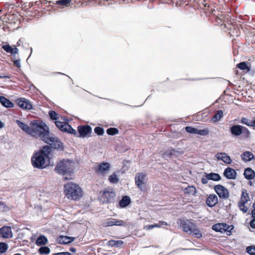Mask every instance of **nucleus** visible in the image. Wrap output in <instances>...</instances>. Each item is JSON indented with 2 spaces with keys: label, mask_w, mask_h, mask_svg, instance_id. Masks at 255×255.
<instances>
[{
  "label": "nucleus",
  "mask_w": 255,
  "mask_h": 255,
  "mask_svg": "<svg viewBox=\"0 0 255 255\" xmlns=\"http://www.w3.org/2000/svg\"><path fill=\"white\" fill-rule=\"evenodd\" d=\"M32 133L30 135L33 137H39L44 142L51 146L52 148L60 151L64 150L62 142L49 131V127L44 122L38 123L33 120L30 123Z\"/></svg>",
  "instance_id": "nucleus-1"
},
{
  "label": "nucleus",
  "mask_w": 255,
  "mask_h": 255,
  "mask_svg": "<svg viewBox=\"0 0 255 255\" xmlns=\"http://www.w3.org/2000/svg\"><path fill=\"white\" fill-rule=\"evenodd\" d=\"M52 151V147L49 145H46L35 152L31 159L33 167L42 169L47 166H52L53 162L51 163L50 157Z\"/></svg>",
  "instance_id": "nucleus-2"
},
{
  "label": "nucleus",
  "mask_w": 255,
  "mask_h": 255,
  "mask_svg": "<svg viewBox=\"0 0 255 255\" xmlns=\"http://www.w3.org/2000/svg\"><path fill=\"white\" fill-rule=\"evenodd\" d=\"M64 193L68 199L75 201L83 196V191L80 186L71 182L64 185Z\"/></svg>",
  "instance_id": "nucleus-3"
},
{
  "label": "nucleus",
  "mask_w": 255,
  "mask_h": 255,
  "mask_svg": "<svg viewBox=\"0 0 255 255\" xmlns=\"http://www.w3.org/2000/svg\"><path fill=\"white\" fill-rule=\"evenodd\" d=\"M55 171L59 174L63 176L65 180L72 179L71 173L73 172L72 162L70 160H62L57 163L55 168Z\"/></svg>",
  "instance_id": "nucleus-4"
},
{
  "label": "nucleus",
  "mask_w": 255,
  "mask_h": 255,
  "mask_svg": "<svg viewBox=\"0 0 255 255\" xmlns=\"http://www.w3.org/2000/svg\"><path fill=\"white\" fill-rule=\"evenodd\" d=\"M230 131L231 134L235 136H238L242 135L244 138H248L250 137V131L246 127L240 125H235L230 127Z\"/></svg>",
  "instance_id": "nucleus-5"
},
{
  "label": "nucleus",
  "mask_w": 255,
  "mask_h": 255,
  "mask_svg": "<svg viewBox=\"0 0 255 255\" xmlns=\"http://www.w3.org/2000/svg\"><path fill=\"white\" fill-rule=\"evenodd\" d=\"M116 193L111 188L105 189L101 196V200L103 203H113L115 201Z\"/></svg>",
  "instance_id": "nucleus-6"
},
{
  "label": "nucleus",
  "mask_w": 255,
  "mask_h": 255,
  "mask_svg": "<svg viewBox=\"0 0 255 255\" xmlns=\"http://www.w3.org/2000/svg\"><path fill=\"white\" fill-rule=\"evenodd\" d=\"M214 190L219 197L222 199H227L230 196L228 190L224 186L218 184L214 186Z\"/></svg>",
  "instance_id": "nucleus-7"
},
{
  "label": "nucleus",
  "mask_w": 255,
  "mask_h": 255,
  "mask_svg": "<svg viewBox=\"0 0 255 255\" xmlns=\"http://www.w3.org/2000/svg\"><path fill=\"white\" fill-rule=\"evenodd\" d=\"M110 169V164L108 162H103L95 167L96 172L100 175H104Z\"/></svg>",
  "instance_id": "nucleus-8"
},
{
  "label": "nucleus",
  "mask_w": 255,
  "mask_h": 255,
  "mask_svg": "<svg viewBox=\"0 0 255 255\" xmlns=\"http://www.w3.org/2000/svg\"><path fill=\"white\" fill-rule=\"evenodd\" d=\"M79 133L77 137H85L88 136L92 132V128L89 125L79 126L77 128Z\"/></svg>",
  "instance_id": "nucleus-9"
},
{
  "label": "nucleus",
  "mask_w": 255,
  "mask_h": 255,
  "mask_svg": "<svg viewBox=\"0 0 255 255\" xmlns=\"http://www.w3.org/2000/svg\"><path fill=\"white\" fill-rule=\"evenodd\" d=\"M196 225L191 220H186L181 222V226L184 232L192 234V230L195 229Z\"/></svg>",
  "instance_id": "nucleus-10"
},
{
  "label": "nucleus",
  "mask_w": 255,
  "mask_h": 255,
  "mask_svg": "<svg viewBox=\"0 0 255 255\" xmlns=\"http://www.w3.org/2000/svg\"><path fill=\"white\" fill-rule=\"evenodd\" d=\"M16 103L18 106L23 109L31 110L32 109V105L30 102L24 98H20L16 100Z\"/></svg>",
  "instance_id": "nucleus-11"
},
{
  "label": "nucleus",
  "mask_w": 255,
  "mask_h": 255,
  "mask_svg": "<svg viewBox=\"0 0 255 255\" xmlns=\"http://www.w3.org/2000/svg\"><path fill=\"white\" fill-rule=\"evenodd\" d=\"M145 174L143 173H138L135 175V181L138 188L142 190L143 185L144 184Z\"/></svg>",
  "instance_id": "nucleus-12"
},
{
  "label": "nucleus",
  "mask_w": 255,
  "mask_h": 255,
  "mask_svg": "<svg viewBox=\"0 0 255 255\" xmlns=\"http://www.w3.org/2000/svg\"><path fill=\"white\" fill-rule=\"evenodd\" d=\"M223 175L228 179L235 180L237 178V173L235 169L228 167L224 170Z\"/></svg>",
  "instance_id": "nucleus-13"
},
{
  "label": "nucleus",
  "mask_w": 255,
  "mask_h": 255,
  "mask_svg": "<svg viewBox=\"0 0 255 255\" xmlns=\"http://www.w3.org/2000/svg\"><path fill=\"white\" fill-rule=\"evenodd\" d=\"M229 226L226 223H217L212 226V229L217 232L224 233L228 231Z\"/></svg>",
  "instance_id": "nucleus-14"
},
{
  "label": "nucleus",
  "mask_w": 255,
  "mask_h": 255,
  "mask_svg": "<svg viewBox=\"0 0 255 255\" xmlns=\"http://www.w3.org/2000/svg\"><path fill=\"white\" fill-rule=\"evenodd\" d=\"M0 236L3 238L12 237L11 229L9 226H3L0 228Z\"/></svg>",
  "instance_id": "nucleus-15"
},
{
  "label": "nucleus",
  "mask_w": 255,
  "mask_h": 255,
  "mask_svg": "<svg viewBox=\"0 0 255 255\" xmlns=\"http://www.w3.org/2000/svg\"><path fill=\"white\" fill-rule=\"evenodd\" d=\"M216 157L218 160H222L225 163L230 164L232 162V159L229 155L225 152H218L216 154Z\"/></svg>",
  "instance_id": "nucleus-16"
},
{
  "label": "nucleus",
  "mask_w": 255,
  "mask_h": 255,
  "mask_svg": "<svg viewBox=\"0 0 255 255\" xmlns=\"http://www.w3.org/2000/svg\"><path fill=\"white\" fill-rule=\"evenodd\" d=\"M218 199L214 194H210L206 200V204L209 207H214L218 203Z\"/></svg>",
  "instance_id": "nucleus-17"
},
{
  "label": "nucleus",
  "mask_w": 255,
  "mask_h": 255,
  "mask_svg": "<svg viewBox=\"0 0 255 255\" xmlns=\"http://www.w3.org/2000/svg\"><path fill=\"white\" fill-rule=\"evenodd\" d=\"M126 223L123 220L113 219L112 221H109L104 223V227H112L113 226H125Z\"/></svg>",
  "instance_id": "nucleus-18"
},
{
  "label": "nucleus",
  "mask_w": 255,
  "mask_h": 255,
  "mask_svg": "<svg viewBox=\"0 0 255 255\" xmlns=\"http://www.w3.org/2000/svg\"><path fill=\"white\" fill-rule=\"evenodd\" d=\"M18 127L30 135V133H32L31 127L29 126L28 125L17 120L15 121Z\"/></svg>",
  "instance_id": "nucleus-19"
},
{
  "label": "nucleus",
  "mask_w": 255,
  "mask_h": 255,
  "mask_svg": "<svg viewBox=\"0 0 255 255\" xmlns=\"http://www.w3.org/2000/svg\"><path fill=\"white\" fill-rule=\"evenodd\" d=\"M75 238L73 237L60 236L57 238V242L60 244H68L73 242Z\"/></svg>",
  "instance_id": "nucleus-20"
},
{
  "label": "nucleus",
  "mask_w": 255,
  "mask_h": 255,
  "mask_svg": "<svg viewBox=\"0 0 255 255\" xmlns=\"http://www.w3.org/2000/svg\"><path fill=\"white\" fill-rule=\"evenodd\" d=\"M0 103L3 107L7 108L14 107V104L4 96H0Z\"/></svg>",
  "instance_id": "nucleus-21"
},
{
  "label": "nucleus",
  "mask_w": 255,
  "mask_h": 255,
  "mask_svg": "<svg viewBox=\"0 0 255 255\" xmlns=\"http://www.w3.org/2000/svg\"><path fill=\"white\" fill-rule=\"evenodd\" d=\"M244 177L247 180H251L254 179L255 176V172L250 167H248L245 169L244 173Z\"/></svg>",
  "instance_id": "nucleus-22"
},
{
  "label": "nucleus",
  "mask_w": 255,
  "mask_h": 255,
  "mask_svg": "<svg viewBox=\"0 0 255 255\" xmlns=\"http://www.w3.org/2000/svg\"><path fill=\"white\" fill-rule=\"evenodd\" d=\"M131 203V200L129 196H124L119 202V206L121 208H126Z\"/></svg>",
  "instance_id": "nucleus-23"
},
{
  "label": "nucleus",
  "mask_w": 255,
  "mask_h": 255,
  "mask_svg": "<svg viewBox=\"0 0 255 255\" xmlns=\"http://www.w3.org/2000/svg\"><path fill=\"white\" fill-rule=\"evenodd\" d=\"M3 49H4L6 52L10 53L12 55H14L15 54L18 53V49L16 47L12 48L10 45L6 44L2 46Z\"/></svg>",
  "instance_id": "nucleus-24"
},
{
  "label": "nucleus",
  "mask_w": 255,
  "mask_h": 255,
  "mask_svg": "<svg viewBox=\"0 0 255 255\" xmlns=\"http://www.w3.org/2000/svg\"><path fill=\"white\" fill-rule=\"evenodd\" d=\"M205 177H207L210 180L214 181H219L221 179V177L219 174L216 173H205Z\"/></svg>",
  "instance_id": "nucleus-25"
},
{
  "label": "nucleus",
  "mask_w": 255,
  "mask_h": 255,
  "mask_svg": "<svg viewBox=\"0 0 255 255\" xmlns=\"http://www.w3.org/2000/svg\"><path fill=\"white\" fill-rule=\"evenodd\" d=\"M55 124L56 126L61 131L64 132H66L67 130V126H69V124L60 122L58 121H56L55 122Z\"/></svg>",
  "instance_id": "nucleus-26"
},
{
  "label": "nucleus",
  "mask_w": 255,
  "mask_h": 255,
  "mask_svg": "<svg viewBox=\"0 0 255 255\" xmlns=\"http://www.w3.org/2000/svg\"><path fill=\"white\" fill-rule=\"evenodd\" d=\"M242 159L246 161H250L254 157L253 154L250 151H246L241 154Z\"/></svg>",
  "instance_id": "nucleus-27"
},
{
  "label": "nucleus",
  "mask_w": 255,
  "mask_h": 255,
  "mask_svg": "<svg viewBox=\"0 0 255 255\" xmlns=\"http://www.w3.org/2000/svg\"><path fill=\"white\" fill-rule=\"evenodd\" d=\"M177 154H178V151L175 150L173 149H171L166 151L163 153V157L164 158H167L172 157L173 156H176Z\"/></svg>",
  "instance_id": "nucleus-28"
},
{
  "label": "nucleus",
  "mask_w": 255,
  "mask_h": 255,
  "mask_svg": "<svg viewBox=\"0 0 255 255\" xmlns=\"http://www.w3.org/2000/svg\"><path fill=\"white\" fill-rule=\"evenodd\" d=\"M48 242L47 238L43 235H40L36 241V245L37 246H41L46 245Z\"/></svg>",
  "instance_id": "nucleus-29"
},
{
  "label": "nucleus",
  "mask_w": 255,
  "mask_h": 255,
  "mask_svg": "<svg viewBox=\"0 0 255 255\" xmlns=\"http://www.w3.org/2000/svg\"><path fill=\"white\" fill-rule=\"evenodd\" d=\"M249 198V196L247 190L246 189H244L242 190L241 197V201L239 203L246 204L248 202Z\"/></svg>",
  "instance_id": "nucleus-30"
},
{
  "label": "nucleus",
  "mask_w": 255,
  "mask_h": 255,
  "mask_svg": "<svg viewBox=\"0 0 255 255\" xmlns=\"http://www.w3.org/2000/svg\"><path fill=\"white\" fill-rule=\"evenodd\" d=\"M223 116L222 110H218L212 118V121L214 122L219 121Z\"/></svg>",
  "instance_id": "nucleus-31"
},
{
  "label": "nucleus",
  "mask_w": 255,
  "mask_h": 255,
  "mask_svg": "<svg viewBox=\"0 0 255 255\" xmlns=\"http://www.w3.org/2000/svg\"><path fill=\"white\" fill-rule=\"evenodd\" d=\"M184 192L185 194L194 195L196 193V189L193 186H188L185 188Z\"/></svg>",
  "instance_id": "nucleus-32"
},
{
  "label": "nucleus",
  "mask_w": 255,
  "mask_h": 255,
  "mask_svg": "<svg viewBox=\"0 0 255 255\" xmlns=\"http://www.w3.org/2000/svg\"><path fill=\"white\" fill-rule=\"evenodd\" d=\"M38 252L41 255H48L50 253V249L48 247L42 246L39 249Z\"/></svg>",
  "instance_id": "nucleus-33"
},
{
  "label": "nucleus",
  "mask_w": 255,
  "mask_h": 255,
  "mask_svg": "<svg viewBox=\"0 0 255 255\" xmlns=\"http://www.w3.org/2000/svg\"><path fill=\"white\" fill-rule=\"evenodd\" d=\"M8 246L7 244L0 242V255L5 253L8 250Z\"/></svg>",
  "instance_id": "nucleus-34"
},
{
  "label": "nucleus",
  "mask_w": 255,
  "mask_h": 255,
  "mask_svg": "<svg viewBox=\"0 0 255 255\" xmlns=\"http://www.w3.org/2000/svg\"><path fill=\"white\" fill-rule=\"evenodd\" d=\"M192 234L197 238H200L202 236V234L198 228L197 225L195 227V229L192 230Z\"/></svg>",
  "instance_id": "nucleus-35"
},
{
  "label": "nucleus",
  "mask_w": 255,
  "mask_h": 255,
  "mask_svg": "<svg viewBox=\"0 0 255 255\" xmlns=\"http://www.w3.org/2000/svg\"><path fill=\"white\" fill-rule=\"evenodd\" d=\"M210 131L208 128H205L203 129H197V134H199L202 136L208 135Z\"/></svg>",
  "instance_id": "nucleus-36"
},
{
  "label": "nucleus",
  "mask_w": 255,
  "mask_h": 255,
  "mask_svg": "<svg viewBox=\"0 0 255 255\" xmlns=\"http://www.w3.org/2000/svg\"><path fill=\"white\" fill-rule=\"evenodd\" d=\"M109 181L112 183H117L119 182V178L116 174L114 173L110 176Z\"/></svg>",
  "instance_id": "nucleus-37"
},
{
  "label": "nucleus",
  "mask_w": 255,
  "mask_h": 255,
  "mask_svg": "<svg viewBox=\"0 0 255 255\" xmlns=\"http://www.w3.org/2000/svg\"><path fill=\"white\" fill-rule=\"evenodd\" d=\"M107 133L109 135H114L119 133V130L115 128H110L107 129Z\"/></svg>",
  "instance_id": "nucleus-38"
},
{
  "label": "nucleus",
  "mask_w": 255,
  "mask_h": 255,
  "mask_svg": "<svg viewBox=\"0 0 255 255\" xmlns=\"http://www.w3.org/2000/svg\"><path fill=\"white\" fill-rule=\"evenodd\" d=\"M49 115L50 119L52 120H57L59 119L58 114L54 111H50L49 112Z\"/></svg>",
  "instance_id": "nucleus-39"
},
{
  "label": "nucleus",
  "mask_w": 255,
  "mask_h": 255,
  "mask_svg": "<svg viewBox=\"0 0 255 255\" xmlns=\"http://www.w3.org/2000/svg\"><path fill=\"white\" fill-rule=\"evenodd\" d=\"M71 2V0H59L56 1V4L61 5L64 6H67Z\"/></svg>",
  "instance_id": "nucleus-40"
},
{
  "label": "nucleus",
  "mask_w": 255,
  "mask_h": 255,
  "mask_svg": "<svg viewBox=\"0 0 255 255\" xmlns=\"http://www.w3.org/2000/svg\"><path fill=\"white\" fill-rule=\"evenodd\" d=\"M185 130L190 133L197 134V128L194 127L188 126L185 128Z\"/></svg>",
  "instance_id": "nucleus-41"
},
{
  "label": "nucleus",
  "mask_w": 255,
  "mask_h": 255,
  "mask_svg": "<svg viewBox=\"0 0 255 255\" xmlns=\"http://www.w3.org/2000/svg\"><path fill=\"white\" fill-rule=\"evenodd\" d=\"M94 131L98 135H103L105 131L103 128L97 127L94 128Z\"/></svg>",
  "instance_id": "nucleus-42"
},
{
  "label": "nucleus",
  "mask_w": 255,
  "mask_h": 255,
  "mask_svg": "<svg viewBox=\"0 0 255 255\" xmlns=\"http://www.w3.org/2000/svg\"><path fill=\"white\" fill-rule=\"evenodd\" d=\"M237 67L239 68L241 70H249V68L245 62H240V63L238 64Z\"/></svg>",
  "instance_id": "nucleus-43"
},
{
  "label": "nucleus",
  "mask_w": 255,
  "mask_h": 255,
  "mask_svg": "<svg viewBox=\"0 0 255 255\" xmlns=\"http://www.w3.org/2000/svg\"><path fill=\"white\" fill-rule=\"evenodd\" d=\"M67 130L66 131V132L74 134V135H75L76 136H77V135H78V134H77V131L75 129H74V128H73L70 125H69V126H67Z\"/></svg>",
  "instance_id": "nucleus-44"
},
{
  "label": "nucleus",
  "mask_w": 255,
  "mask_h": 255,
  "mask_svg": "<svg viewBox=\"0 0 255 255\" xmlns=\"http://www.w3.org/2000/svg\"><path fill=\"white\" fill-rule=\"evenodd\" d=\"M241 123L249 127H252V120H250V119L246 118H242L241 119Z\"/></svg>",
  "instance_id": "nucleus-45"
},
{
  "label": "nucleus",
  "mask_w": 255,
  "mask_h": 255,
  "mask_svg": "<svg viewBox=\"0 0 255 255\" xmlns=\"http://www.w3.org/2000/svg\"><path fill=\"white\" fill-rule=\"evenodd\" d=\"M245 205V203H239L238 204V206L240 210L242 211L243 213H246L248 212V209Z\"/></svg>",
  "instance_id": "nucleus-46"
},
{
  "label": "nucleus",
  "mask_w": 255,
  "mask_h": 255,
  "mask_svg": "<svg viewBox=\"0 0 255 255\" xmlns=\"http://www.w3.org/2000/svg\"><path fill=\"white\" fill-rule=\"evenodd\" d=\"M246 251L250 255H255V246L247 247Z\"/></svg>",
  "instance_id": "nucleus-47"
},
{
  "label": "nucleus",
  "mask_w": 255,
  "mask_h": 255,
  "mask_svg": "<svg viewBox=\"0 0 255 255\" xmlns=\"http://www.w3.org/2000/svg\"><path fill=\"white\" fill-rule=\"evenodd\" d=\"M124 244V242L121 240L115 241L114 247H119Z\"/></svg>",
  "instance_id": "nucleus-48"
},
{
  "label": "nucleus",
  "mask_w": 255,
  "mask_h": 255,
  "mask_svg": "<svg viewBox=\"0 0 255 255\" xmlns=\"http://www.w3.org/2000/svg\"><path fill=\"white\" fill-rule=\"evenodd\" d=\"M14 65L18 68L21 67V63L19 59H16L13 60Z\"/></svg>",
  "instance_id": "nucleus-49"
},
{
  "label": "nucleus",
  "mask_w": 255,
  "mask_h": 255,
  "mask_svg": "<svg viewBox=\"0 0 255 255\" xmlns=\"http://www.w3.org/2000/svg\"><path fill=\"white\" fill-rule=\"evenodd\" d=\"M7 209V207L6 205V204L2 202L1 205H0V210H1L2 211H5Z\"/></svg>",
  "instance_id": "nucleus-50"
},
{
  "label": "nucleus",
  "mask_w": 255,
  "mask_h": 255,
  "mask_svg": "<svg viewBox=\"0 0 255 255\" xmlns=\"http://www.w3.org/2000/svg\"><path fill=\"white\" fill-rule=\"evenodd\" d=\"M250 226L253 229H255V218H253V219L250 222Z\"/></svg>",
  "instance_id": "nucleus-51"
},
{
  "label": "nucleus",
  "mask_w": 255,
  "mask_h": 255,
  "mask_svg": "<svg viewBox=\"0 0 255 255\" xmlns=\"http://www.w3.org/2000/svg\"><path fill=\"white\" fill-rule=\"evenodd\" d=\"M208 180H209V179H208L207 177H205V178H202L201 182H202V184H206L208 183Z\"/></svg>",
  "instance_id": "nucleus-52"
},
{
  "label": "nucleus",
  "mask_w": 255,
  "mask_h": 255,
  "mask_svg": "<svg viewBox=\"0 0 255 255\" xmlns=\"http://www.w3.org/2000/svg\"><path fill=\"white\" fill-rule=\"evenodd\" d=\"M254 209L252 212V215L253 218H255V201L254 202L253 205Z\"/></svg>",
  "instance_id": "nucleus-53"
},
{
  "label": "nucleus",
  "mask_w": 255,
  "mask_h": 255,
  "mask_svg": "<svg viewBox=\"0 0 255 255\" xmlns=\"http://www.w3.org/2000/svg\"><path fill=\"white\" fill-rule=\"evenodd\" d=\"M115 240H110L107 243V245L109 246L114 247Z\"/></svg>",
  "instance_id": "nucleus-54"
},
{
  "label": "nucleus",
  "mask_w": 255,
  "mask_h": 255,
  "mask_svg": "<svg viewBox=\"0 0 255 255\" xmlns=\"http://www.w3.org/2000/svg\"><path fill=\"white\" fill-rule=\"evenodd\" d=\"M145 228H146V230H151L153 228H154V226H153V225H149L146 226L145 227Z\"/></svg>",
  "instance_id": "nucleus-55"
},
{
  "label": "nucleus",
  "mask_w": 255,
  "mask_h": 255,
  "mask_svg": "<svg viewBox=\"0 0 255 255\" xmlns=\"http://www.w3.org/2000/svg\"><path fill=\"white\" fill-rule=\"evenodd\" d=\"M159 225H161V227H162V226H167L168 225L167 223L165 221H160L159 222Z\"/></svg>",
  "instance_id": "nucleus-56"
},
{
  "label": "nucleus",
  "mask_w": 255,
  "mask_h": 255,
  "mask_svg": "<svg viewBox=\"0 0 255 255\" xmlns=\"http://www.w3.org/2000/svg\"><path fill=\"white\" fill-rule=\"evenodd\" d=\"M252 127L255 128V117L252 120Z\"/></svg>",
  "instance_id": "nucleus-57"
},
{
  "label": "nucleus",
  "mask_w": 255,
  "mask_h": 255,
  "mask_svg": "<svg viewBox=\"0 0 255 255\" xmlns=\"http://www.w3.org/2000/svg\"><path fill=\"white\" fill-rule=\"evenodd\" d=\"M70 251L72 253H75L76 252V249L75 248L71 247L70 248Z\"/></svg>",
  "instance_id": "nucleus-58"
},
{
  "label": "nucleus",
  "mask_w": 255,
  "mask_h": 255,
  "mask_svg": "<svg viewBox=\"0 0 255 255\" xmlns=\"http://www.w3.org/2000/svg\"><path fill=\"white\" fill-rule=\"evenodd\" d=\"M4 126V124L1 121H0V129L3 128Z\"/></svg>",
  "instance_id": "nucleus-59"
},
{
  "label": "nucleus",
  "mask_w": 255,
  "mask_h": 255,
  "mask_svg": "<svg viewBox=\"0 0 255 255\" xmlns=\"http://www.w3.org/2000/svg\"><path fill=\"white\" fill-rule=\"evenodd\" d=\"M153 226H154V228H155V227L159 228V227H161V225H159V223H158V224H154Z\"/></svg>",
  "instance_id": "nucleus-60"
},
{
  "label": "nucleus",
  "mask_w": 255,
  "mask_h": 255,
  "mask_svg": "<svg viewBox=\"0 0 255 255\" xmlns=\"http://www.w3.org/2000/svg\"><path fill=\"white\" fill-rule=\"evenodd\" d=\"M0 78L2 79H8L9 78V77L8 76H0Z\"/></svg>",
  "instance_id": "nucleus-61"
},
{
  "label": "nucleus",
  "mask_w": 255,
  "mask_h": 255,
  "mask_svg": "<svg viewBox=\"0 0 255 255\" xmlns=\"http://www.w3.org/2000/svg\"><path fill=\"white\" fill-rule=\"evenodd\" d=\"M13 255H22L19 253H16V254H14Z\"/></svg>",
  "instance_id": "nucleus-62"
},
{
  "label": "nucleus",
  "mask_w": 255,
  "mask_h": 255,
  "mask_svg": "<svg viewBox=\"0 0 255 255\" xmlns=\"http://www.w3.org/2000/svg\"><path fill=\"white\" fill-rule=\"evenodd\" d=\"M30 51H31V52H30V56L31 55L32 52V48L31 47L30 48Z\"/></svg>",
  "instance_id": "nucleus-63"
},
{
  "label": "nucleus",
  "mask_w": 255,
  "mask_h": 255,
  "mask_svg": "<svg viewBox=\"0 0 255 255\" xmlns=\"http://www.w3.org/2000/svg\"><path fill=\"white\" fill-rule=\"evenodd\" d=\"M20 42V40H19V41L17 42V44H18V45H19Z\"/></svg>",
  "instance_id": "nucleus-64"
}]
</instances>
